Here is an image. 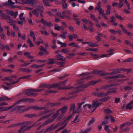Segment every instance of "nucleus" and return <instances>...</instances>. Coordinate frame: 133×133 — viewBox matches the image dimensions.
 <instances>
[{
	"label": "nucleus",
	"instance_id": "1a4fd4ad",
	"mask_svg": "<svg viewBox=\"0 0 133 133\" xmlns=\"http://www.w3.org/2000/svg\"><path fill=\"white\" fill-rule=\"evenodd\" d=\"M8 23H9L10 24L12 25L13 26V28L15 30L17 31H18V26H16V24L17 22L14 20L11 19H9L8 21Z\"/></svg>",
	"mask_w": 133,
	"mask_h": 133
},
{
	"label": "nucleus",
	"instance_id": "4d7b16f0",
	"mask_svg": "<svg viewBox=\"0 0 133 133\" xmlns=\"http://www.w3.org/2000/svg\"><path fill=\"white\" fill-rule=\"evenodd\" d=\"M105 113L107 114L110 113L111 112V110L109 109H106L104 110Z\"/></svg>",
	"mask_w": 133,
	"mask_h": 133
},
{
	"label": "nucleus",
	"instance_id": "e2e57ef3",
	"mask_svg": "<svg viewBox=\"0 0 133 133\" xmlns=\"http://www.w3.org/2000/svg\"><path fill=\"white\" fill-rule=\"evenodd\" d=\"M2 4L3 5L9 6V4L7 2L2 3Z\"/></svg>",
	"mask_w": 133,
	"mask_h": 133
},
{
	"label": "nucleus",
	"instance_id": "c85d7f7f",
	"mask_svg": "<svg viewBox=\"0 0 133 133\" xmlns=\"http://www.w3.org/2000/svg\"><path fill=\"white\" fill-rule=\"evenodd\" d=\"M48 60L49 61V62L48 63V64H52L55 62V60L53 59L49 58Z\"/></svg>",
	"mask_w": 133,
	"mask_h": 133
},
{
	"label": "nucleus",
	"instance_id": "a18cd8bd",
	"mask_svg": "<svg viewBox=\"0 0 133 133\" xmlns=\"http://www.w3.org/2000/svg\"><path fill=\"white\" fill-rule=\"evenodd\" d=\"M79 121V115H78L77 116L75 117L74 120L72 122H77Z\"/></svg>",
	"mask_w": 133,
	"mask_h": 133
},
{
	"label": "nucleus",
	"instance_id": "f8f14e48",
	"mask_svg": "<svg viewBox=\"0 0 133 133\" xmlns=\"http://www.w3.org/2000/svg\"><path fill=\"white\" fill-rule=\"evenodd\" d=\"M62 34L59 35V37L63 39H65L66 37V35L68 34L67 31H65L63 33H62Z\"/></svg>",
	"mask_w": 133,
	"mask_h": 133
},
{
	"label": "nucleus",
	"instance_id": "864d4df0",
	"mask_svg": "<svg viewBox=\"0 0 133 133\" xmlns=\"http://www.w3.org/2000/svg\"><path fill=\"white\" fill-rule=\"evenodd\" d=\"M82 21L83 22L86 24H87L88 23H89V20H88L85 18L82 19Z\"/></svg>",
	"mask_w": 133,
	"mask_h": 133
},
{
	"label": "nucleus",
	"instance_id": "9b49d317",
	"mask_svg": "<svg viewBox=\"0 0 133 133\" xmlns=\"http://www.w3.org/2000/svg\"><path fill=\"white\" fill-rule=\"evenodd\" d=\"M62 16L63 17V19L66 17L67 15L71 14V12L69 10L65 11L62 12Z\"/></svg>",
	"mask_w": 133,
	"mask_h": 133
},
{
	"label": "nucleus",
	"instance_id": "dca6fc26",
	"mask_svg": "<svg viewBox=\"0 0 133 133\" xmlns=\"http://www.w3.org/2000/svg\"><path fill=\"white\" fill-rule=\"evenodd\" d=\"M31 77V75H29L27 76H25L23 77H21L20 78L18 79L17 81L14 82L13 83H17L19 81V80L21 79H29V77Z\"/></svg>",
	"mask_w": 133,
	"mask_h": 133
},
{
	"label": "nucleus",
	"instance_id": "423d86ee",
	"mask_svg": "<svg viewBox=\"0 0 133 133\" xmlns=\"http://www.w3.org/2000/svg\"><path fill=\"white\" fill-rule=\"evenodd\" d=\"M67 109V107L65 106L63 108L60 109L59 110L57 111L56 113H57V111H59V114L60 113V111H61V114L59 116L58 118V120H60L62 117L64 115V114L66 111Z\"/></svg>",
	"mask_w": 133,
	"mask_h": 133
},
{
	"label": "nucleus",
	"instance_id": "f03ea898",
	"mask_svg": "<svg viewBox=\"0 0 133 133\" xmlns=\"http://www.w3.org/2000/svg\"><path fill=\"white\" fill-rule=\"evenodd\" d=\"M105 101V98H103L99 101H96L94 102L92 105L89 104H86L83 106V107L86 110L88 109H93V111L95 110L96 108L101 104H102L103 102Z\"/></svg>",
	"mask_w": 133,
	"mask_h": 133
},
{
	"label": "nucleus",
	"instance_id": "a19ab883",
	"mask_svg": "<svg viewBox=\"0 0 133 133\" xmlns=\"http://www.w3.org/2000/svg\"><path fill=\"white\" fill-rule=\"evenodd\" d=\"M41 33L42 34H44L46 36H48L49 35V33L47 32L46 31H40Z\"/></svg>",
	"mask_w": 133,
	"mask_h": 133
},
{
	"label": "nucleus",
	"instance_id": "680f3d73",
	"mask_svg": "<svg viewBox=\"0 0 133 133\" xmlns=\"http://www.w3.org/2000/svg\"><path fill=\"white\" fill-rule=\"evenodd\" d=\"M110 32L113 34H116L117 31H116L113 30L112 29H110Z\"/></svg>",
	"mask_w": 133,
	"mask_h": 133
},
{
	"label": "nucleus",
	"instance_id": "ddd939ff",
	"mask_svg": "<svg viewBox=\"0 0 133 133\" xmlns=\"http://www.w3.org/2000/svg\"><path fill=\"white\" fill-rule=\"evenodd\" d=\"M105 119H109L111 121H112L113 122H114L115 120L114 118L111 116L108 115L105 117Z\"/></svg>",
	"mask_w": 133,
	"mask_h": 133
},
{
	"label": "nucleus",
	"instance_id": "49530a36",
	"mask_svg": "<svg viewBox=\"0 0 133 133\" xmlns=\"http://www.w3.org/2000/svg\"><path fill=\"white\" fill-rule=\"evenodd\" d=\"M3 80H4V81H7L8 80H9V81H12V83H11V84H13V83L14 82H13V81H14L12 79H11L10 78L8 77H7L5 78V79H3Z\"/></svg>",
	"mask_w": 133,
	"mask_h": 133
},
{
	"label": "nucleus",
	"instance_id": "c756f323",
	"mask_svg": "<svg viewBox=\"0 0 133 133\" xmlns=\"http://www.w3.org/2000/svg\"><path fill=\"white\" fill-rule=\"evenodd\" d=\"M132 104L131 102L127 105L126 107V108L128 109H132V107L131 105Z\"/></svg>",
	"mask_w": 133,
	"mask_h": 133
},
{
	"label": "nucleus",
	"instance_id": "4be33fe9",
	"mask_svg": "<svg viewBox=\"0 0 133 133\" xmlns=\"http://www.w3.org/2000/svg\"><path fill=\"white\" fill-rule=\"evenodd\" d=\"M30 36L31 37L33 38L34 41V42H35L36 37L34 34V33L32 31H30Z\"/></svg>",
	"mask_w": 133,
	"mask_h": 133
},
{
	"label": "nucleus",
	"instance_id": "e433bc0d",
	"mask_svg": "<svg viewBox=\"0 0 133 133\" xmlns=\"http://www.w3.org/2000/svg\"><path fill=\"white\" fill-rule=\"evenodd\" d=\"M90 54L93 57V58L94 59H96L99 57V56L98 55L93 54L92 52H90Z\"/></svg>",
	"mask_w": 133,
	"mask_h": 133
},
{
	"label": "nucleus",
	"instance_id": "f704fd0d",
	"mask_svg": "<svg viewBox=\"0 0 133 133\" xmlns=\"http://www.w3.org/2000/svg\"><path fill=\"white\" fill-rule=\"evenodd\" d=\"M114 85L113 84H109V85L103 86L101 87V89H106L107 88H108V87H111L114 86Z\"/></svg>",
	"mask_w": 133,
	"mask_h": 133
},
{
	"label": "nucleus",
	"instance_id": "052dcab7",
	"mask_svg": "<svg viewBox=\"0 0 133 133\" xmlns=\"http://www.w3.org/2000/svg\"><path fill=\"white\" fill-rule=\"evenodd\" d=\"M68 37L69 40L70 41H72L73 40V38H74L73 36L70 34L69 35Z\"/></svg>",
	"mask_w": 133,
	"mask_h": 133
},
{
	"label": "nucleus",
	"instance_id": "cd10ccee",
	"mask_svg": "<svg viewBox=\"0 0 133 133\" xmlns=\"http://www.w3.org/2000/svg\"><path fill=\"white\" fill-rule=\"evenodd\" d=\"M95 95L99 97H102L103 96H105L106 95V94H104L103 93H102L101 94L96 93L95 94Z\"/></svg>",
	"mask_w": 133,
	"mask_h": 133
},
{
	"label": "nucleus",
	"instance_id": "0e129e2a",
	"mask_svg": "<svg viewBox=\"0 0 133 133\" xmlns=\"http://www.w3.org/2000/svg\"><path fill=\"white\" fill-rule=\"evenodd\" d=\"M8 2L10 5H12L14 4L15 3L12 2L11 0H8Z\"/></svg>",
	"mask_w": 133,
	"mask_h": 133
},
{
	"label": "nucleus",
	"instance_id": "6e6552de",
	"mask_svg": "<svg viewBox=\"0 0 133 133\" xmlns=\"http://www.w3.org/2000/svg\"><path fill=\"white\" fill-rule=\"evenodd\" d=\"M28 123L26 122L23 123L22 125V126L21 128L18 130L19 132L18 133H23L24 130H29L31 127H29L27 128H25L26 127L28 126L29 124Z\"/></svg>",
	"mask_w": 133,
	"mask_h": 133
},
{
	"label": "nucleus",
	"instance_id": "20e7f679",
	"mask_svg": "<svg viewBox=\"0 0 133 133\" xmlns=\"http://www.w3.org/2000/svg\"><path fill=\"white\" fill-rule=\"evenodd\" d=\"M42 89L40 90H34L31 89H29L26 90L25 91V94L28 96H36L38 94H35V93L36 92H39L41 91Z\"/></svg>",
	"mask_w": 133,
	"mask_h": 133
},
{
	"label": "nucleus",
	"instance_id": "aec40b11",
	"mask_svg": "<svg viewBox=\"0 0 133 133\" xmlns=\"http://www.w3.org/2000/svg\"><path fill=\"white\" fill-rule=\"evenodd\" d=\"M50 115H47V116H45L44 117H42V118L40 119L39 120H38L37 121V125H38L40 124V123H39V121L41 120H42V119H46Z\"/></svg>",
	"mask_w": 133,
	"mask_h": 133
},
{
	"label": "nucleus",
	"instance_id": "473e14b6",
	"mask_svg": "<svg viewBox=\"0 0 133 133\" xmlns=\"http://www.w3.org/2000/svg\"><path fill=\"white\" fill-rule=\"evenodd\" d=\"M95 121V118H92L89 122L88 124V125L89 126H90L92 124L94 123Z\"/></svg>",
	"mask_w": 133,
	"mask_h": 133
},
{
	"label": "nucleus",
	"instance_id": "72a5a7b5",
	"mask_svg": "<svg viewBox=\"0 0 133 133\" xmlns=\"http://www.w3.org/2000/svg\"><path fill=\"white\" fill-rule=\"evenodd\" d=\"M24 14V13H22L19 15V18L20 19L22 20H25V18L24 17H23Z\"/></svg>",
	"mask_w": 133,
	"mask_h": 133
},
{
	"label": "nucleus",
	"instance_id": "393cba45",
	"mask_svg": "<svg viewBox=\"0 0 133 133\" xmlns=\"http://www.w3.org/2000/svg\"><path fill=\"white\" fill-rule=\"evenodd\" d=\"M131 124V123H125L124 124H123L120 126V129H123V128L124 127L125 125H129Z\"/></svg>",
	"mask_w": 133,
	"mask_h": 133
},
{
	"label": "nucleus",
	"instance_id": "bb28decb",
	"mask_svg": "<svg viewBox=\"0 0 133 133\" xmlns=\"http://www.w3.org/2000/svg\"><path fill=\"white\" fill-rule=\"evenodd\" d=\"M86 43H88L89 45L91 47H95L98 46V45L95 44H93L92 42H87Z\"/></svg>",
	"mask_w": 133,
	"mask_h": 133
},
{
	"label": "nucleus",
	"instance_id": "8fccbe9b",
	"mask_svg": "<svg viewBox=\"0 0 133 133\" xmlns=\"http://www.w3.org/2000/svg\"><path fill=\"white\" fill-rule=\"evenodd\" d=\"M54 129V128H51V127L49 128H48L47 129H46L45 130V131L44 132H45L49 131L52 130Z\"/></svg>",
	"mask_w": 133,
	"mask_h": 133
},
{
	"label": "nucleus",
	"instance_id": "4c0bfd02",
	"mask_svg": "<svg viewBox=\"0 0 133 133\" xmlns=\"http://www.w3.org/2000/svg\"><path fill=\"white\" fill-rule=\"evenodd\" d=\"M61 56L60 55H57L56 56V57L58 58V59L60 61H64L65 59H63L62 58V57H61Z\"/></svg>",
	"mask_w": 133,
	"mask_h": 133
},
{
	"label": "nucleus",
	"instance_id": "a878e982",
	"mask_svg": "<svg viewBox=\"0 0 133 133\" xmlns=\"http://www.w3.org/2000/svg\"><path fill=\"white\" fill-rule=\"evenodd\" d=\"M22 2L20 3L23 4H29L30 1H31V0H22Z\"/></svg>",
	"mask_w": 133,
	"mask_h": 133
},
{
	"label": "nucleus",
	"instance_id": "0eeeda50",
	"mask_svg": "<svg viewBox=\"0 0 133 133\" xmlns=\"http://www.w3.org/2000/svg\"><path fill=\"white\" fill-rule=\"evenodd\" d=\"M97 82L96 81H92L89 82L88 85L85 84H80V86L78 87L77 89H79L81 88H86L88 86L91 85H94L95 84L97 83Z\"/></svg>",
	"mask_w": 133,
	"mask_h": 133
},
{
	"label": "nucleus",
	"instance_id": "bf43d9fd",
	"mask_svg": "<svg viewBox=\"0 0 133 133\" xmlns=\"http://www.w3.org/2000/svg\"><path fill=\"white\" fill-rule=\"evenodd\" d=\"M56 14L57 16H58V17H60L62 19H63V17L62 16V14H61V13L59 12H57Z\"/></svg>",
	"mask_w": 133,
	"mask_h": 133
},
{
	"label": "nucleus",
	"instance_id": "7c9ffc66",
	"mask_svg": "<svg viewBox=\"0 0 133 133\" xmlns=\"http://www.w3.org/2000/svg\"><path fill=\"white\" fill-rule=\"evenodd\" d=\"M90 17L92 19L95 21L96 22H98V20L95 17L94 15L92 14H91Z\"/></svg>",
	"mask_w": 133,
	"mask_h": 133
},
{
	"label": "nucleus",
	"instance_id": "ea45409f",
	"mask_svg": "<svg viewBox=\"0 0 133 133\" xmlns=\"http://www.w3.org/2000/svg\"><path fill=\"white\" fill-rule=\"evenodd\" d=\"M54 29L56 30H57L59 31L60 30V26L57 24L55 25Z\"/></svg>",
	"mask_w": 133,
	"mask_h": 133
},
{
	"label": "nucleus",
	"instance_id": "9d476101",
	"mask_svg": "<svg viewBox=\"0 0 133 133\" xmlns=\"http://www.w3.org/2000/svg\"><path fill=\"white\" fill-rule=\"evenodd\" d=\"M123 69L122 68L115 69L113 72L109 74H108L111 75L114 74H117L120 73L121 71L123 70Z\"/></svg>",
	"mask_w": 133,
	"mask_h": 133
},
{
	"label": "nucleus",
	"instance_id": "b1692460",
	"mask_svg": "<svg viewBox=\"0 0 133 133\" xmlns=\"http://www.w3.org/2000/svg\"><path fill=\"white\" fill-rule=\"evenodd\" d=\"M124 77V76L122 74H119L116 75L115 76L112 77L111 78H123Z\"/></svg>",
	"mask_w": 133,
	"mask_h": 133
},
{
	"label": "nucleus",
	"instance_id": "6e6d98bb",
	"mask_svg": "<svg viewBox=\"0 0 133 133\" xmlns=\"http://www.w3.org/2000/svg\"><path fill=\"white\" fill-rule=\"evenodd\" d=\"M62 5L63 8L64 9H66L67 6V4L66 3H62Z\"/></svg>",
	"mask_w": 133,
	"mask_h": 133
},
{
	"label": "nucleus",
	"instance_id": "5fc2aeb1",
	"mask_svg": "<svg viewBox=\"0 0 133 133\" xmlns=\"http://www.w3.org/2000/svg\"><path fill=\"white\" fill-rule=\"evenodd\" d=\"M40 50L43 51L44 52H46V49L43 46H41L39 48Z\"/></svg>",
	"mask_w": 133,
	"mask_h": 133
},
{
	"label": "nucleus",
	"instance_id": "c03bdc74",
	"mask_svg": "<svg viewBox=\"0 0 133 133\" xmlns=\"http://www.w3.org/2000/svg\"><path fill=\"white\" fill-rule=\"evenodd\" d=\"M28 23L31 25H34L33 23L32 22V19H31L28 18Z\"/></svg>",
	"mask_w": 133,
	"mask_h": 133
},
{
	"label": "nucleus",
	"instance_id": "37998d69",
	"mask_svg": "<svg viewBox=\"0 0 133 133\" xmlns=\"http://www.w3.org/2000/svg\"><path fill=\"white\" fill-rule=\"evenodd\" d=\"M61 52L65 54H67L69 52V50L66 49H65L62 50Z\"/></svg>",
	"mask_w": 133,
	"mask_h": 133
},
{
	"label": "nucleus",
	"instance_id": "79ce46f5",
	"mask_svg": "<svg viewBox=\"0 0 133 133\" xmlns=\"http://www.w3.org/2000/svg\"><path fill=\"white\" fill-rule=\"evenodd\" d=\"M133 61V59L132 58H128L124 61H123V62H130Z\"/></svg>",
	"mask_w": 133,
	"mask_h": 133
},
{
	"label": "nucleus",
	"instance_id": "69168bd1",
	"mask_svg": "<svg viewBox=\"0 0 133 133\" xmlns=\"http://www.w3.org/2000/svg\"><path fill=\"white\" fill-rule=\"evenodd\" d=\"M1 38L3 39H5V36L4 34L2 33L1 35Z\"/></svg>",
	"mask_w": 133,
	"mask_h": 133
},
{
	"label": "nucleus",
	"instance_id": "09e8293b",
	"mask_svg": "<svg viewBox=\"0 0 133 133\" xmlns=\"http://www.w3.org/2000/svg\"><path fill=\"white\" fill-rule=\"evenodd\" d=\"M74 19L76 21V22L77 24L79 25L81 23V22L79 21V19L75 18H74Z\"/></svg>",
	"mask_w": 133,
	"mask_h": 133
},
{
	"label": "nucleus",
	"instance_id": "de8ad7c7",
	"mask_svg": "<svg viewBox=\"0 0 133 133\" xmlns=\"http://www.w3.org/2000/svg\"><path fill=\"white\" fill-rule=\"evenodd\" d=\"M39 65H37L35 64H33L31 66V68H35V69H37L38 68Z\"/></svg>",
	"mask_w": 133,
	"mask_h": 133
},
{
	"label": "nucleus",
	"instance_id": "2f4dec72",
	"mask_svg": "<svg viewBox=\"0 0 133 133\" xmlns=\"http://www.w3.org/2000/svg\"><path fill=\"white\" fill-rule=\"evenodd\" d=\"M37 9L34 10L32 11V13L33 14H35L36 16H38L39 15V13L38 12Z\"/></svg>",
	"mask_w": 133,
	"mask_h": 133
},
{
	"label": "nucleus",
	"instance_id": "603ef678",
	"mask_svg": "<svg viewBox=\"0 0 133 133\" xmlns=\"http://www.w3.org/2000/svg\"><path fill=\"white\" fill-rule=\"evenodd\" d=\"M108 120L109 119H105V120L102 122V124L104 125L108 123Z\"/></svg>",
	"mask_w": 133,
	"mask_h": 133
},
{
	"label": "nucleus",
	"instance_id": "f3484780",
	"mask_svg": "<svg viewBox=\"0 0 133 133\" xmlns=\"http://www.w3.org/2000/svg\"><path fill=\"white\" fill-rule=\"evenodd\" d=\"M38 11L40 13H43L44 10V8L42 5L39 6L37 8Z\"/></svg>",
	"mask_w": 133,
	"mask_h": 133
},
{
	"label": "nucleus",
	"instance_id": "f257e3e1",
	"mask_svg": "<svg viewBox=\"0 0 133 133\" xmlns=\"http://www.w3.org/2000/svg\"><path fill=\"white\" fill-rule=\"evenodd\" d=\"M43 109H44V108L39 107L36 106H30L27 108H25V107L24 106H17L15 107L14 109H11L10 111L12 112L14 111H16L18 112H22L27 111L30 109L41 110Z\"/></svg>",
	"mask_w": 133,
	"mask_h": 133
},
{
	"label": "nucleus",
	"instance_id": "39448f33",
	"mask_svg": "<svg viewBox=\"0 0 133 133\" xmlns=\"http://www.w3.org/2000/svg\"><path fill=\"white\" fill-rule=\"evenodd\" d=\"M59 111H57L56 113L54 114L52 116L53 118L52 119H49L45 122L43 124V125L45 126L48 124L49 123L52 122L54 119H55L56 117L59 115Z\"/></svg>",
	"mask_w": 133,
	"mask_h": 133
},
{
	"label": "nucleus",
	"instance_id": "3c124183",
	"mask_svg": "<svg viewBox=\"0 0 133 133\" xmlns=\"http://www.w3.org/2000/svg\"><path fill=\"white\" fill-rule=\"evenodd\" d=\"M69 46H72L73 47H77V46L75 44L74 42H72L71 43H70L68 44Z\"/></svg>",
	"mask_w": 133,
	"mask_h": 133
},
{
	"label": "nucleus",
	"instance_id": "6ab92c4d",
	"mask_svg": "<svg viewBox=\"0 0 133 133\" xmlns=\"http://www.w3.org/2000/svg\"><path fill=\"white\" fill-rule=\"evenodd\" d=\"M96 10H97L99 13V14L103 15V14H104V10L102 9L101 8H96Z\"/></svg>",
	"mask_w": 133,
	"mask_h": 133
},
{
	"label": "nucleus",
	"instance_id": "13d9d810",
	"mask_svg": "<svg viewBox=\"0 0 133 133\" xmlns=\"http://www.w3.org/2000/svg\"><path fill=\"white\" fill-rule=\"evenodd\" d=\"M46 85L45 83H42L39 86V88L42 87H46Z\"/></svg>",
	"mask_w": 133,
	"mask_h": 133
},
{
	"label": "nucleus",
	"instance_id": "2eb2a0df",
	"mask_svg": "<svg viewBox=\"0 0 133 133\" xmlns=\"http://www.w3.org/2000/svg\"><path fill=\"white\" fill-rule=\"evenodd\" d=\"M84 103L83 102L81 103H79L78 104V108L77 109V111H76V112H79L81 111V109L80 108H81L82 105Z\"/></svg>",
	"mask_w": 133,
	"mask_h": 133
},
{
	"label": "nucleus",
	"instance_id": "4468645a",
	"mask_svg": "<svg viewBox=\"0 0 133 133\" xmlns=\"http://www.w3.org/2000/svg\"><path fill=\"white\" fill-rule=\"evenodd\" d=\"M115 18L113 16H112L111 17V22L114 25L116 26L117 25L118 23H115Z\"/></svg>",
	"mask_w": 133,
	"mask_h": 133
},
{
	"label": "nucleus",
	"instance_id": "412c9836",
	"mask_svg": "<svg viewBox=\"0 0 133 133\" xmlns=\"http://www.w3.org/2000/svg\"><path fill=\"white\" fill-rule=\"evenodd\" d=\"M31 1H30L29 4H30L31 6H35V4L36 3H37L38 1H33L31 0Z\"/></svg>",
	"mask_w": 133,
	"mask_h": 133
},
{
	"label": "nucleus",
	"instance_id": "5701e85b",
	"mask_svg": "<svg viewBox=\"0 0 133 133\" xmlns=\"http://www.w3.org/2000/svg\"><path fill=\"white\" fill-rule=\"evenodd\" d=\"M109 126L107 125H105L104 126V129L105 131L108 133H110V130L109 128Z\"/></svg>",
	"mask_w": 133,
	"mask_h": 133
},
{
	"label": "nucleus",
	"instance_id": "c9c22d12",
	"mask_svg": "<svg viewBox=\"0 0 133 133\" xmlns=\"http://www.w3.org/2000/svg\"><path fill=\"white\" fill-rule=\"evenodd\" d=\"M75 104H72L71 105L70 110L74 111L75 108Z\"/></svg>",
	"mask_w": 133,
	"mask_h": 133
},
{
	"label": "nucleus",
	"instance_id": "338daca9",
	"mask_svg": "<svg viewBox=\"0 0 133 133\" xmlns=\"http://www.w3.org/2000/svg\"><path fill=\"white\" fill-rule=\"evenodd\" d=\"M32 71V70L29 69H24V72H30Z\"/></svg>",
	"mask_w": 133,
	"mask_h": 133
},
{
	"label": "nucleus",
	"instance_id": "7ed1b4c3",
	"mask_svg": "<svg viewBox=\"0 0 133 133\" xmlns=\"http://www.w3.org/2000/svg\"><path fill=\"white\" fill-rule=\"evenodd\" d=\"M28 101H30L29 102L31 103L35 101L33 99H30L28 98H25L18 101L16 103L14 104V105L7 107L5 108L0 107V110L3 111H8L11 108H13L16 104H18L23 102H26Z\"/></svg>",
	"mask_w": 133,
	"mask_h": 133
},
{
	"label": "nucleus",
	"instance_id": "a211bd4d",
	"mask_svg": "<svg viewBox=\"0 0 133 133\" xmlns=\"http://www.w3.org/2000/svg\"><path fill=\"white\" fill-rule=\"evenodd\" d=\"M11 99L7 96H3L0 97V102L1 101H7L11 100Z\"/></svg>",
	"mask_w": 133,
	"mask_h": 133
},
{
	"label": "nucleus",
	"instance_id": "58836bf2",
	"mask_svg": "<svg viewBox=\"0 0 133 133\" xmlns=\"http://www.w3.org/2000/svg\"><path fill=\"white\" fill-rule=\"evenodd\" d=\"M62 124L64 125L63 127H61L59 129L56 131V132L59 131L60 130L63 129L66 125L67 123L66 122V121L64 122Z\"/></svg>",
	"mask_w": 133,
	"mask_h": 133
},
{
	"label": "nucleus",
	"instance_id": "774afa93",
	"mask_svg": "<svg viewBox=\"0 0 133 133\" xmlns=\"http://www.w3.org/2000/svg\"><path fill=\"white\" fill-rule=\"evenodd\" d=\"M50 32L52 34V36L54 37H57V34L54 33L52 30H51Z\"/></svg>",
	"mask_w": 133,
	"mask_h": 133
}]
</instances>
